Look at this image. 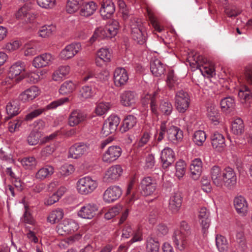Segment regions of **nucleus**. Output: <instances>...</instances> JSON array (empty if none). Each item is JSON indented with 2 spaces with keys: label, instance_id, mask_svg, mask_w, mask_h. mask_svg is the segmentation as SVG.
Listing matches in <instances>:
<instances>
[{
  "label": "nucleus",
  "instance_id": "f257e3e1",
  "mask_svg": "<svg viewBox=\"0 0 252 252\" xmlns=\"http://www.w3.org/2000/svg\"><path fill=\"white\" fill-rule=\"evenodd\" d=\"M97 180L87 176L79 179L76 183V189L79 193L88 195L94 192L98 187Z\"/></svg>",
  "mask_w": 252,
  "mask_h": 252
},
{
  "label": "nucleus",
  "instance_id": "f03ea898",
  "mask_svg": "<svg viewBox=\"0 0 252 252\" xmlns=\"http://www.w3.org/2000/svg\"><path fill=\"white\" fill-rule=\"evenodd\" d=\"M131 36L133 40L142 44L146 41V36L141 21L136 18L131 20L130 23Z\"/></svg>",
  "mask_w": 252,
  "mask_h": 252
},
{
  "label": "nucleus",
  "instance_id": "7ed1b4c3",
  "mask_svg": "<svg viewBox=\"0 0 252 252\" xmlns=\"http://www.w3.org/2000/svg\"><path fill=\"white\" fill-rule=\"evenodd\" d=\"M68 100V97H63L53 101L44 108H38L31 112L26 115V119L27 121H30L38 116L44 111L54 109L57 107L63 105Z\"/></svg>",
  "mask_w": 252,
  "mask_h": 252
},
{
  "label": "nucleus",
  "instance_id": "20e7f679",
  "mask_svg": "<svg viewBox=\"0 0 252 252\" xmlns=\"http://www.w3.org/2000/svg\"><path fill=\"white\" fill-rule=\"evenodd\" d=\"M132 236V238L128 242L130 244L141 241L142 240L141 232L137 230L130 222H127L124 225L122 230V238L126 239Z\"/></svg>",
  "mask_w": 252,
  "mask_h": 252
},
{
  "label": "nucleus",
  "instance_id": "39448f33",
  "mask_svg": "<svg viewBox=\"0 0 252 252\" xmlns=\"http://www.w3.org/2000/svg\"><path fill=\"white\" fill-rule=\"evenodd\" d=\"M190 97L188 93L183 90L178 91L175 97V105L179 113H184L189 107Z\"/></svg>",
  "mask_w": 252,
  "mask_h": 252
},
{
  "label": "nucleus",
  "instance_id": "423d86ee",
  "mask_svg": "<svg viewBox=\"0 0 252 252\" xmlns=\"http://www.w3.org/2000/svg\"><path fill=\"white\" fill-rule=\"evenodd\" d=\"M16 19L23 25L31 22L34 18L32 12V5L27 3L19 9L15 14Z\"/></svg>",
  "mask_w": 252,
  "mask_h": 252
},
{
  "label": "nucleus",
  "instance_id": "0eeeda50",
  "mask_svg": "<svg viewBox=\"0 0 252 252\" xmlns=\"http://www.w3.org/2000/svg\"><path fill=\"white\" fill-rule=\"evenodd\" d=\"M123 173L121 165L116 164L109 167L103 176V181L107 183H113L118 181Z\"/></svg>",
  "mask_w": 252,
  "mask_h": 252
},
{
  "label": "nucleus",
  "instance_id": "6e6552de",
  "mask_svg": "<svg viewBox=\"0 0 252 252\" xmlns=\"http://www.w3.org/2000/svg\"><path fill=\"white\" fill-rule=\"evenodd\" d=\"M82 48L79 42H74L66 45L61 52L60 58L63 60H67L73 58Z\"/></svg>",
  "mask_w": 252,
  "mask_h": 252
},
{
  "label": "nucleus",
  "instance_id": "1a4fd4ad",
  "mask_svg": "<svg viewBox=\"0 0 252 252\" xmlns=\"http://www.w3.org/2000/svg\"><path fill=\"white\" fill-rule=\"evenodd\" d=\"M120 122L119 117L115 115H111L104 122L101 132L105 136L114 132Z\"/></svg>",
  "mask_w": 252,
  "mask_h": 252
},
{
  "label": "nucleus",
  "instance_id": "9d476101",
  "mask_svg": "<svg viewBox=\"0 0 252 252\" xmlns=\"http://www.w3.org/2000/svg\"><path fill=\"white\" fill-rule=\"evenodd\" d=\"M78 228L77 223L71 219H64L57 227V232L61 235H64L74 232Z\"/></svg>",
  "mask_w": 252,
  "mask_h": 252
},
{
  "label": "nucleus",
  "instance_id": "9b49d317",
  "mask_svg": "<svg viewBox=\"0 0 252 252\" xmlns=\"http://www.w3.org/2000/svg\"><path fill=\"white\" fill-rule=\"evenodd\" d=\"M188 234L179 230H175L172 235V240L177 249L182 251L189 246V242L187 238Z\"/></svg>",
  "mask_w": 252,
  "mask_h": 252
},
{
  "label": "nucleus",
  "instance_id": "f8f14e48",
  "mask_svg": "<svg viewBox=\"0 0 252 252\" xmlns=\"http://www.w3.org/2000/svg\"><path fill=\"white\" fill-rule=\"evenodd\" d=\"M97 210L98 206L96 204L90 203L81 207L77 214L81 218L91 220L95 216Z\"/></svg>",
  "mask_w": 252,
  "mask_h": 252
},
{
  "label": "nucleus",
  "instance_id": "ddd939ff",
  "mask_svg": "<svg viewBox=\"0 0 252 252\" xmlns=\"http://www.w3.org/2000/svg\"><path fill=\"white\" fill-rule=\"evenodd\" d=\"M140 188L142 194L145 196L150 195L155 191L157 184L151 177H145L141 181Z\"/></svg>",
  "mask_w": 252,
  "mask_h": 252
},
{
  "label": "nucleus",
  "instance_id": "4468645a",
  "mask_svg": "<svg viewBox=\"0 0 252 252\" xmlns=\"http://www.w3.org/2000/svg\"><path fill=\"white\" fill-rule=\"evenodd\" d=\"M122 150L119 146H111L104 153L103 161L111 163L117 159L121 155Z\"/></svg>",
  "mask_w": 252,
  "mask_h": 252
},
{
  "label": "nucleus",
  "instance_id": "2eb2a0df",
  "mask_svg": "<svg viewBox=\"0 0 252 252\" xmlns=\"http://www.w3.org/2000/svg\"><path fill=\"white\" fill-rule=\"evenodd\" d=\"M211 144L214 149L219 152H224L226 148L224 136L218 131L213 132L211 136Z\"/></svg>",
  "mask_w": 252,
  "mask_h": 252
},
{
  "label": "nucleus",
  "instance_id": "dca6fc26",
  "mask_svg": "<svg viewBox=\"0 0 252 252\" xmlns=\"http://www.w3.org/2000/svg\"><path fill=\"white\" fill-rule=\"evenodd\" d=\"M121 188L116 186L109 187L104 192L103 200L108 203H111L118 199L122 195Z\"/></svg>",
  "mask_w": 252,
  "mask_h": 252
},
{
  "label": "nucleus",
  "instance_id": "f3484780",
  "mask_svg": "<svg viewBox=\"0 0 252 252\" xmlns=\"http://www.w3.org/2000/svg\"><path fill=\"white\" fill-rule=\"evenodd\" d=\"M114 84L117 87L125 85L128 80V73L125 68L117 67L113 73Z\"/></svg>",
  "mask_w": 252,
  "mask_h": 252
},
{
  "label": "nucleus",
  "instance_id": "a211bd4d",
  "mask_svg": "<svg viewBox=\"0 0 252 252\" xmlns=\"http://www.w3.org/2000/svg\"><path fill=\"white\" fill-rule=\"evenodd\" d=\"M223 186L228 189L233 188L237 182V176L234 170L230 167H226L223 169Z\"/></svg>",
  "mask_w": 252,
  "mask_h": 252
},
{
  "label": "nucleus",
  "instance_id": "6ab92c4d",
  "mask_svg": "<svg viewBox=\"0 0 252 252\" xmlns=\"http://www.w3.org/2000/svg\"><path fill=\"white\" fill-rule=\"evenodd\" d=\"M54 58L49 53H45L35 57L32 62V65L35 68H38L49 65Z\"/></svg>",
  "mask_w": 252,
  "mask_h": 252
},
{
  "label": "nucleus",
  "instance_id": "aec40b11",
  "mask_svg": "<svg viewBox=\"0 0 252 252\" xmlns=\"http://www.w3.org/2000/svg\"><path fill=\"white\" fill-rule=\"evenodd\" d=\"M160 158L163 168H166L174 162L175 159V153L171 148L165 147L161 152Z\"/></svg>",
  "mask_w": 252,
  "mask_h": 252
},
{
  "label": "nucleus",
  "instance_id": "412c9836",
  "mask_svg": "<svg viewBox=\"0 0 252 252\" xmlns=\"http://www.w3.org/2000/svg\"><path fill=\"white\" fill-rule=\"evenodd\" d=\"M88 150L89 147L86 144H75L69 148L68 157L74 159L78 158L86 153Z\"/></svg>",
  "mask_w": 252,
  "mask_h": 252
},
{
  "label": "nucleus",
  "instance_id": "4be33fe9",
  "mask_svg": "<svg viewBox=\"0 0 252 252\" xmlns=\"http://www.w3.org/2000/svg\"><path fill=\"white\" fill-rule=\"evenodd\" d=\"M166 133L168 140L173 143H176L181 140L183 137V131L181 129L173 125L168 126L166 128Z\"/></svg>",
  "mask_w": 252,
  "mask_h": 252
},
{
  "label": "nucleus",
  "instance_id": "5701e85b",
  "mask_svg": "<svg viewBox=\"0 0 252 252\" xmlns=\"http://www.w3.org/2000/svg\"><path fill=\"white\" fill-rule=\"evenodd\" d=\"M182 203V197L179 192H175L171 194L168 207L173 213H177L180 209Z\"/></svg>",
  "mask_w": 252,
  "mask_h": 252
},
{
  "label": "nucleus",
  "instance_id": "b1692460",
  "mask_svg": "<svg viewBox=\"0 0 252 252\" xmlns=\"http://www.w3.org/2000/svg\"><path fill=\"white\" fill-rule=\"evenodd\" d=\"M120 101L124 106H133L137 101L136 95L133 92L125 91L120 94Z\"/></svg>",
  "mask_w": 252,
  "mask_h": 252
},
{
  "label": "nucleus",
  "instance_id": "393cba45",
  "mask_svg": "<svg viewBox=\"0 0 252 252\" xmlns=\"http://www.w3.org/2000/svg\"><path fill=\"white\" fill-rule=\"evenodd\" d=\"M223 170L218 166H214L210 171V175L213 183L218 187H223Z\"/></svg>",
  "mask_w": 252,
  "mask_h": 252
},
{
  "label": "nucleus",
  "instance_id": "a878e982",
  "mask_svg": "<svg viewBox=\"0 0 252 252\" xmlns=\"http://www.w3.org/2000/svg\"><path fill=\"white\" fill-rule=\"evenodd\" d=\"M40 94L38 88L33 86L23 92L19 96V99L23 102L31 101L37 97Z\"/></svg>",
  "mask_w": 252,
  "mask_h": 252
},
{
  "label": "nucleus",
  "instance_id": "bb28decb",
  "mask_svg": "<svg viewBox=\"0 0 252 252\" xmlns=\"http://www.w3.org/2000/svg\"><path fill=\"white\" fill-rule=\"evenodd\" d=\"M203 163L199 158H196L191 161L190 165V177L194 180H197L202 172Z\"/></svg>",
  "mask_w": 252,
  "mask_h": 252
},
{
  "label": "nucleus",
  "instance_id": "cd10ccee",
  "mask_svg": "<svg viewBox=\"0 0 252 252\" xmlns=\"http://www.w3.org/2000/svg\"><path fill=\"white\" fill-rule=\"evenodd\" d=\"M234 205L237 212L242 216H245L248 211V204L246 199L239 196L234 199Z\"/></svg>",
  "mask_w": 252,
  "mask_h": 252
},
{
  "label": "nucleus",
  "instance_id": "c85d7f7f",
  "mask_svg": "<svg viewBox=\"0 0 252 252\" xmlns=\"http://www.w3.org/2000/svg\"><path fill=\"white\" fill-rule=\"evenodd\" d=\"M111 54L107 48H100L97 52L95 63L97 66H102L104 63L110 62Z\"/></svg>",
  "mask_w": 252,
  "mask_h": 252
},
{
  "label": "nucleus",
  "instance_id": "c756f323",
  "mask_svg": "<svg viewBox=\"0 0 252 252\" xmlns=\"http://www.w3.org/2000/svg\"><path fill=\"white\" fill-rule=\"evenodd\" d=\"M70 70L69 65H61L53 73L52 78L56 82H61L68 75Z\"/></svg>",
  "mask_w": 252,
  "mask_h": 252
},
{
  "label": "nucleus",
  "instance_id": "7c9ffc66",
  "mask_svg": "<svg viewBox=\"0 0 252 252\" xmlns=\"http://www.w3.org/2000/svg\"><path fill=\"white\" fill-rule=\"evenodd\" d=\"M86 118L85 115L80 110H75L71 112L68 124L70 126H74L83 122Z\"/></svg>",
  "mask_w": 252,
  "mask_h": 252
},
{
  "label": "nucleus",
  "instance_id": "2f4dec72",
  "mask_svg": "<svg viewBox=\"0 0 252 252\" xmlns=\"http://www.w3.org/2000/svg\"><path fill=\"white\" fill-rule=\"evenodd\" d=\"M150 69L152 74L156 77H160L164 74L166 65L158 59H155L151 62Z\"/></svg>",
  "mask_w": 252,
  "mask_h": 252
},
{
  "label": "nucleus",
  "instance_id": "473e14b6",
  "mask_svg": "<svg viewBox=\"0 0 252 252\" xmlns=\"http://www.w3.org/2000/svg\"><path fill=\"white\" fill-rule=\"evenodd\" d=\"M54 172V168L49 165L40 168L35 173V178L39 181H43L50 178Z\"/></svg>",
  "mask_w": 252,
  "mask_h": 252
},
{
  "label": "nucleus",
  "instance_id": "72a5a7b5",
  "mask_svg": "<svg viewBox=\"0 0 252 252\" xmlns=\"http://www.w3.org/2000/svg\"><path fill=\"white\" fill-rule=\"evenodd\" d=\"M207 115L209 119L215 125L220 122V115L217 107L214 104H209L207 108Z\"/></svg>",
  "mask_w": 252,
  "mask_h": 252
},
{
  "label": "nucleus",
  "instance_id": "f704fd0d",
  "mask_svg": "<svg viewBox=\"0 0 252 252\" xmlns=\"http://www.w3.org/2000/svg\"><path fill=\"white\" fill-rule=\"evenodd\" d=\"M238 97L242 103H250L252 99V92L250 89L245 85H242L238 92ZM249 105H247L249 106Z\"/></svg>",
  "mask_w": 252,
  "mask_h": 252
},
{
  "label": "nucleus",
  "instance_id": "c9c22d12",
  "mask_svg": "<svg viewBox=\"0 0 252 252\" xmlns=\"http://www.w3.org/2000/svg\"><path fill=\"white\" fill-rule=\"evenodd\" d=\"M109 77L108 72L104 71L99 73L96 76L94 75V73L89 72L83 79L84 82L89 81L90 82H94L95 80L100 82H105L107 81Z\"/></svg>",
  "mask_w": 252,
  "mask_h": 252
},
{
  "label": "nucleus",
  "instance_id": "e433bc0d",
  "mask_svg": "<svg viewBox=\"0 0 252 252\" xmlns=\"http://www.w3.org/2000/svg\"><path fill=\"white\" fill-rule=\"evenodd\" d=\"M115 7L114 3L109 0H106L101 4L100 12L104 18H108L114 13Z\"/></svg>",
  "mask_w": 252,
  "mask_h": 252
},
{
  "label": "nucleus",
  "instance_id": "4c0bfd02",
  "mask_svg": "<svg viewBox=\"0 0 252 252\" xmlns=\"http://www.w3.org/2000/svg\"><path fill=\"white\" fill-rule=\"evenodd\" d=\"M26 69V64L24 62L18 61L13 63L9 68V75L14 78L21 74Z\"/></svg>",
  "mask_w": 252,
  "mask_h": 252
},
{
  "label": "nucleus",
  "instance_id": "58836bf2",
  "mask_svg": "<svg viewBox=\"0 0 252 252\" xmlns=\"http://www.w3.org/2000/svg\"><path fill=\"white\" fill-rule=\"evenodd\" d=\"M97 8V4L94 1L85 2L81 7L80 15L84 17H89L94 13Z\"/></svg>",
  "mask_w": 252,
  "mask_h": 252
},
{
  "label": "nucleus",
  "instance_id": "ea45409f",
  "mask_svg": "<svg viewBox=\"0 0 252 252\" xmlns=\"http://www.w3.org/2000/svg\"><path fill=\"white\" fill-rule=\"evenodd\" d=\"M166 82V85L171 90H176L181 86V80L175 76L173 70L168 72Z\"/></svg>",
  "mask_w": 252,
  "mask_h": 252
},
{
  "label": "nucleus",
  "instance_id": "a19ab883",
  "mask_svg": "<svg viewBox=\"0 0 252 252\" xmlns=\"http://www.w3.org/2000/svg\"><path fill=\"white\" fill-rule=\"evenodd\" d=\"M20 108L18 102L16 100H12L9 101L6 105V111L7 117L5 119L8 120L18 115L20 112Z\"/></svg>",
  "mask_w": 252,
  "mask_h": 252
},
{
  "label": "nucleus",
  "instance_id": "79ce46f5",
  "mask_svg": "<svg viewBox=\"0 0 252 252\" xmlns=\"http://www.w3.org/2000/svg\"><path fill=\"white\" fill-rule=\"evenodd\" d=\"M209 212L206 208H201L199 212V221L203 229H207L210 225Z\"/></svg>",
  "mask_w": 252,
  "mask_h": 252
},
{
  "label": "nucleus",
  "instance_id": "37998d69",
  "mask_svg": "<svg viewBox=\"0 0 252 252\" xmlns=\"http://www.w3.org/2000/svg\"><path fill=\"white\" fill-rule=\"evenodd\" d=\"M119 27V23L116 20H110L108 22V24L105 26V28L110 38H112L115 36L117 34Z\"/></svg>",
  "mask_w": 252,
  "mask_h": 252
},
{
  "label": "nucleus",
  "instance_id": "c03bdc74",
  "mask_svg": "<svg viewBox=\"0 0 252 252\" xmlns=\"http://www.w3.org/2000/svg\"><path fill=\"white\" fill-rule=\"evenodd\" d=\"M137 120L135 117L133 115L126 116L123 121V124L121 127V131L125 132L129 129L132 128L136 124Z\"/></svg>",
  "mask_w": 252,
  "mask_h": 252
},
{
  "label": "nucleus",
  "instance_id": "a18cd8bd",
  "mask_svg": "<svg viewBox=\"0 0 252 252\" xmlns=\"http://www.w3.org/2000/svg\"><path fill=\"white\" fill-rule=\"evenodd\" d=\"M245 129L243 121L240 118L235 119L231 126L232 132L235 135H240L242 134Z\"/></svg>",
  "mask_w": 252,
  "mask_h": 252
},
{
  "label": "nucleus",
  "instance_id": "49530a36",
  "mask_svg": "<svg viewBox=\"0 0 252 252\" xmlns=\"http://www.w3.org/2000/svg\"><path fill=\"white\" fill-rule=\"evenodd\" d=\"M63 210L61 209H58L52 211L50 213L47 220L51 224L58 223L63 218Z\"/></svg>",
  "mask_w": 252,
  "mask_h": 252
},
{
  "label": "nucleus",
  "instance_id": "de8ad7c7",
  "mask_svg": "<svg viewBox=\"0 0 252 252\" xmlns=\"http://www.w3.org/2000/svg\"><path fill=\"white\" fill-rule=\"evenodd\" d=\"M56 29V27L53 25L43 26L38 32V36L43 38L49 37L55 32Z\"/></svg>",
  "mask_w": 252,
  "mask_h": 252
},
{
  "label": "nucleus",
  "instance_id": "09e8293b",
  "mask_svg": "<svg viewBox=\"0 0 252 252\" xmlns=\"http://www.w3.org/2000/svg\"><path fill=\"white\" fill-rule=\"evenodd\" d=\"M220 105L221 109L223 111H231L234 108L235 106V101L232 97H227L221 100Z\"/></svg>",
  "mask_w": 252,
  "mask_h": 252
},
{
  "label": "nucleus",
  "instance_id": "8fccbe9b",
  "mask_svg": "<svg viewBox=\"0 0 252 252\" xmlns=\"http://www.w3.org/2000/svg\"><path fill=\"white\" fill-rule=\"evenodd\" d=\"M111 107L112 104L110 102H100L96 106L95 109V113L98 116H102L107 113Z\"/></svg>",
  "mask_w": 252,
  "mask_h": 252
},
{
  "label": "nucleus",
  "instance_id": "3c124183",
  "mask_svg": "<svg viewBox=\"0 0 252 252\" xmlns=\"http://www.w3.org/2000/svg\"><path fill=\"white\" fill-rule=\"evenodd\" d=\"M159 244L158 241L152 237H149L147 240V252H159Z\"/></svg>",
  "mask_w": 252,
  "mask_h": 252
},
{
  "label": "nucleus",
  "instance_id": "603ef678",
  "mask_svg": "<svg viewBox=\"0 0 252 252\" xmlns=\"http://www.w3.org/2000/svg\"><path fill=\"white\" fill-rule=\"evenodd\" d=\"M206 139V135L204 131L199 130L194 132L193 136V141L196 145L199 146L203 145Z\"/></svg>",
  "mask_w": 252,
  "mask_h": 252
},
{
  "label": "nucleus",
  "instance_id": "864d4df0",
  "mask_svg": "<svg viewBox=\"0 0 252 252\" xmlns=\"http://www.w3.org/2000/svg\"><path fill=\"white\" fill-rule=\"evenodd\" d=\"M216 244L218 249L220 252H226L227 249V243L226 238L217 235L216 237Z\"/></svg>",
  "mask_w": 252,
  "mask_h": 252
},
{
  "label": "nucleus",
  "instance_id": "5fc2aeb1",
  "mask_svg": "<svg viewBox=\"0 0 252 252\" xmlns=\"http://www.w3.org/2000/svg\"><path fill=\"white\" fill-rule=\"evenodd\" d=\"M199 69L204 76L209 77L215 75V69L213 66L210 64L199 65Z\"/></svg>",
  "mask_w": 252,
  "mask_h": 252
},
{
  "label": "nucleus",
  "instance_id": "6e6d98bb",
  "mask_svg": "<svg viewBox=\"0 0 252 252\" xmlns=\"http://www.w3.org/2000/svg\"><path fill=\"white\" fill-rule=\"evenodd\" d=\"M21 162L23 166L27 169L34 168L36 165V160L33 157H26L22 158Z\"/></svg>",
  "mask_w": 252,
  "mask_h": 252
},
{
  "label": "nucleus",
  "instance_id": "4d7b16f0",
  "mask_svg": "<svg viewBox=\"0 0 252 252\" xmlns=\"http://www.w3.org/2000/svg\"><path fill=\"white\" fill-rule=\"evenodd\" d=\"M94 94L92 87L88 85L83 86L80 90L79 95L82 99L91 98Z\"/></svg>",
  "mask_w": 252,
  "mask_h": 252
},
{
  "label": "nucleus",
  "instance_id": "13d9d810",
  "mask_svg": "<svg viewBox=\"0 0 252 252\" xmlns=\"http://www.w3.org/2000/svg\"><path fill=\"white\" fill-rule=\"evenodd\" d=\"M123 210V205L117 204L109 209L105 214L104 217L107 220H110L117 215Z\"/></svg>",
  "mask_w": 252,
  "mask_h": 252
},
{
  "label": "nucleus",
  "instance_id": "bf43d9fd",
  "mask_svg": "<svg viewBox=\"0 0 252 252\" xmlns=\"http://www.w3.org/2000/svg\"><path fill=\"white\" fill-rule=\"evenodd\" d=\"M75 88V85L72 81H65L61 85L60 89V92L63 94H67L72 92Z\"/></svg>",
  "mask_w": 252,
  "mask_h": 252
},
{
  "label": "nucleus",
  "instance_id": "052dcab7",
  "mask_svg": "<svg viewBox=\"0 0 252 252\" xmlns=\"http://www.w3.org/2000/svg\"><path fill=\"white\" fill-rule=\"evenodd\" d=\"M176 175L179 178H182L186 172V163L184 161L180 160L176 163Z\"/></svg>",
  "mask_w": 252,
  "mask_h": 252
},
{
  "label": "nucleus",
  "instance_id": "680f3d73",
  "mask_svg": "<svg viewBox=\"0 0 252 252\" xmlns=\"http://www.w3.org/2000/svg\"><path fill=\"white\" fill-rule=\"evenodd\" d=\"M41 136L42 133H36L35 131H32L27 137V142L30 145H35L38 143Z\"/></svg>",
  "mask_w": 252,
  "mask_h": 252
},
{
  "label": "nucleus",
  "instance_id": "e2e57ef3",
  "mask_svg": "<svg viewBox=\"0 0 252 252\" xmlns=\"http://www.w3.org/2000/svg\"><path fill=\"white\" fill-rule=\"evenodd\" d=\"M226 14L230 18L235 17L241 12V10L235 5L227 7L225 9Z\"/></svg>",
  "mask_w": 252,
  "mask_h": 252
},
{
  "label": "nucleus",
  "instance_id": "0e129e2a",
  "mask_svg": "<svg viewBox=\"0 0 252 252\" xmlns=\"http://www.w3.org/2000/svg\"><path fill=\"white\" fill-rule=\"evenodd\" d=\"M160 111L165 115H169L173 110V107L170 102L168 101H162L160 104Z\"/></svg>",
  "mask_w": 252,
  "mask_h": 252
},
{
  "label": "nucleus",
  "instance_id": "69168bd1",
  "mask_svg": "<svg viewBox=\"0 0 252 252\" xmlns=\"http://www.w3.org/2000/svg\"><path fill=\"white\" fill-rule=\"evenodd\" d=\"M74 171V166L72 164H65L60 168L59 173L63 176H67L72 174Z\"/></svg>",
  "mask_w": 252,
  "mask_h": 252
},
{
  "label": "nucleus",
  "instance_id": "338daca9",
  "mask_svg": "<svg viewBox=\"0 0 252 252\" xmlns=\"http://www.w3.org/2000/svg\"><path fill=\"white\" fill-rule=\"evenodd\" d=\"M38 5L47 9L53 8L56 4V0H37Z\"/></svg>",
  "mask_w": 252,
  "mask_h": 252
},
{
  "label": "nucleus",
  "instance_id": "774afa93",
  "mask_svg": "<svg viewBox=\"0 0 252 252\" xmlns=\"http://www.w3.org/2000/svg\"><path fill=\"white\" fill-rule=\"evenodd\" d=\"M37 51V47L35 45L28 44L25 47L24 55L26 56H31L36 54Z\"/></svg>",
  "mask_w": 252,
  "mask_h": 252
}]
</instances>
